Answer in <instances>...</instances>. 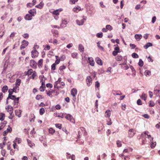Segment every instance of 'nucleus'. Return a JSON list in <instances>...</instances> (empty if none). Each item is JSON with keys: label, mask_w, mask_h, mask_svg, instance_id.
<instances>
[{"label": "nucleus", "mask_w": 160, "mask_h": 160, "mask_svg": "<svg viewBox=\"0 0 160 160\" xmlns=\"http://www.w3.org/2000/svg\"><path fill=\"white\" fill-rule=\"evenodd\" d=\"M67 24V21L65 20H64L62 21V23L61 26L62 27H65L66 26V25Z\"/></svg>", "instance_id": "obj_40"}, {"label": "nucleus", "mask_w": 160, "mask_h": 160, "mask_svg": "<svg viewBox=\"0 0 160 160\" xmlns=\"http://www.w3.org/2000/svg\"><path fill=\"white\" fill-rule=\"evenodd\" d=\"M152 43H151L150 42H148L144 46V48L145 49H147L149 47L152 46Z\"/></svg>", "instance_id": "obj_36"}, {"label": "nucleus", "mask_w": 160, "mask_h": 160, "mask_svg": "<svg viewBox=\"0 0 160 160\" xmlns=\"http://www.w3.org/2000/svg\"><path fill=\"white\" fill-rule=\"evenodd\" d=\"M115 59L117 61H121L122 59V57L121 55H118L116 57Z\"/></svg>", "instance_id": "obj_46"}, {"label": "nucleus", "mask_w": 160, "mask_h": 160, "mask_svg": "<svg viewBox=\"0 0 160 160\" xmlns=\"http://www.w3.org/2000/svg\"><path fill=\"white\" fill-rule=\"evenodd\" d=\"M55 126L57 128L61 129L62 127V125L59 123L56 124Z\"/></svg>", "instance_id": "obj_59"}, {"label": "nucleus", "mask_w": 160, "mask_h": 160, "mask_svg": "<svg viewBox=\"0 0 160 160\" xmlns=\"http://www.w3.org/2000/svg\"><path fill=\"white\" fill-rule=\"evenodd\" d=\"M27 141L28 142V144L30 147H32L34 145V144L28 139H27Z\"/></svg>", "instance_id": "obj_39"}, {"label": "nucleus", "mask_w": 160, "mask_h": 160, "mask_svg": "<svg viewBox=\"0 0 160 160\" xmlns=\"http://www.w3.org/2000/svg\"><path fill=\"white\" fill-rule=\"evenodd\" d=\"M92 79L89 76H88L86 78V81L87 85L88 86H89L91 85L92 82Z\"/></svg>", "instance_id": "obj_8"}, {"label": "nucleus", "mask_w": 160, "mask_h": 160, "mask_svg": "<svg viewBox=\"0 0 160 160\" xmlns=\"http://www.w3.org/2000/svg\"><path fill=\"white\" fill-rule=\"evenodd\" d=\"M111 112L109 110H107L105 113V116L106 117H109L110 116Z\"/></svg>", "instance_id": "obj_33"}, {"label": "nucleus", "mask_w": 160, "mask_h": 160, "mask_svg": "<svg viewBox=\"0 0 160 160\" xmlns=\"http://www.w3.org/2000/svg\"><path fill=\"white\" fill-rule=\"evenodd\" d=\"M8 87L6 86L5 85L3 86V87L2 88V92H3L4 93L6 92L8 90Z\"/></svg>", "instance_id": "obj_32"}, {"label": "nucleus", "mask_w": 160, "mask_h": 160, "mask_svg": "<svg viewBox=\"0 0 160 160\" xmlns=\"http://www.w3.org/2000/svg\"><path fill=\"white\" fill-rule=\"evenodd\" d=\"M106 27L107 28V29H108V30L110 31L112 29V26L110 25H107L106 26Z\"/></svg>", "instance_id": "obj_61"}, {"label": "nucleus", "mask_w": 160, "mask_h": 160, "mask_svg": "<svg viewBox=\"0 0 160 160\" xmlns=\"http://www.w3.org/2000/svg\"><path fill=\"white\" fill-rule=\"evenodd\" d=\"M36 0H33L32 1V3H28L27 4V8H31L33 6H34L36 3Z\"/></svg>", "instance_id": "obj_13"}, {"label": "nucleus", "mask_w": 160, "mask_h": 160, "mask_svg": "<svg viewBox=\"0 0 160 160\" xmlns=\"http://www.w3.org/2000/svg\"><path fill=\"white\" fill-rule=\"evenodd\" d=\"M144 74L146 76H149L151 75V72L149 70H146L144 72Z\"/></svg>", "instance_id": "obj_44"}, {"label": "nucleus", "mask_w": 160, "mask_h": 160, "mask_svg": "<svg viewBox=\"0 0 160 160\" xmlns=\"http://www.w3.org/2000/svg\"><path fill=\"white\" fill-rule=\"evenodd\" d=\"M21 139L20 138H16V139L13 141L15 142V143H18L19 144L21 142Z\"/></svg>", "instance_id": "obj_49"}, {"label": "nucleus", "mask_w": 160, "mask_h": 160, "mask_svg": "<svg viewBox=\"0 0 160 160\" xmlns=\"http://www.w3.org/2000/svg\"><path fill=\"white\" fill-rule=\"evenodd\" d=\"M142 36L141 34H136L135 35V38L137 41H139L142 38Z\"/></svg>", "instance_id": "obj_28"}, {"label": "nucleus", "mask_w": 160, "mask_h": 160, "mask_svg": "<svg viewBox=\"0 0 160 160\" xmlns=\"http://www.w3.org/2000/svg\"><path fill=\"white\" fill-rule=\"evenodd\" d=\"M52 33L53 34V36L56 37H58V32L57 30L52 29L51 30Z\"/></svg>", "instance_id": "obj_19"}, {"label": "nucleus", "mask_w": 160, "mask_h": 160, "mask_svg": "<svg viewBox=\"0 0 160 160\" xmlns=\"http://www.w3.org/2000/svg\"><path fill=\"white\" fill-rule=\"evenodd\" d=\"M12 146L13 147V148L14 149H15L16 151H18V146L15 143V142H13Z\"/></svg>", "instance_id": "obj_27"}, {"label": "nucleus", "mask_w": 160, "mask_h": 160, "mask_svg": "<svg viewBox=\"0 0 160 160\" xmlns=\"http://www.w3.org/2000/svg\"><path fill=\"white\" fill-rule=\"evenodd\" d=\"M12 128L9 126H8V128L6 130L4 131L3 132V136H6L7 134L9 133H10L12 132Z\"/></svg>", "instance_id": "obj_7"}, {"label": "nucleus", "mask_w": 160, "mask_h": 160, "mask_svg": "<svg viewBox=\"0 0 160 160\" xmlns=\"http://www.w3.org/2000/svg\"><path fill=\"white\" fill-rule=\"evenodd\" d=\"M85 20V19L84 18H83L80 20H76V22L77 24L79 25H82L83 24Z\"/></svg>", "instance_id": "obj_20"}, {"label": "nucleus", "mask_w": 160, "mask_h": 160, "mask_svg": "<svg viewBox=\"0 0 160 160\" xmlns=\"http://www.w3.org/2000/svg\"><path fill=\"white\" fill-rule=\"evenodd\" d=\"M88 60L91 66H93L94 65L95 62L93 58L92 57H89L88 58Z\"/></svg>", "instance_id": "obj_15"}, {"label": "nucleus", "mask_w": 160, "mask_h": 160, "mask_svg": "<svg viewBox=\"0 0 160 160\" xmlns=\"http://www.w3.org/2000/svg\"><path fill=\"white\" fill-rule=\"evenodd\" d=\"M31 116L32 117V118L30 119V121L31 122L32 121L34 122L35 121V116L34 114H31Z\"/></svg>", "instance_id": "obj_42"}, {"label": "nucleus", "mask_w": 160, "mask_h": 160, "mask_svg": "<svg viewBox=\"0 0 160 160\" xmlns=\"http://www.w3.org/2000/svg\"><path fill=\"white\" fill-rule=\"evenodd\" d=\"M22 111L20 110H17L15 111V115L18 117L20 118L21 116Z\"/></svg>", "instance_id": "obj_17"}, {"label": "nucleus", "mask_w": 160, "mask_h": 160, "mask_svg": "<svg viewBox=\"0 0 160 160\" xmlns=\"http://www.w3.org/2000/svg\"><path fill=\"white\" fill-rule=\"evenodd\" d=\"M37 73L35 71H34L32 73V74L31 76L30 77V78H32L34 79L35 78L36 76Z\"/></svg>", "instance_id": "obj_41"}, {"label": "nucleus", "mask_w": 160, "mask_h": 160, "mask_svg": "<svg viewBox=\"0 0 160 160\" xmlns=\"http://www.w3.org/2000/svg\"><path fill=\"white\" fill-rule=\"evenodd\" d=\"M67 154L66 156L67 159L71 158L72 160H75V156L74 154L71 155L70 154H69L68 152L67 153Z\"/></svg>", "instance_id": "obj_11"}, {"label": "nucleus", "mask_w": 160, "mask_h": 160, "mask_svg": "<svg viewBox=\"0 0 160 160\" xmlns=\"http://www.w3.org/2000/svg\"><path fill=\"white\" fill-rule=\"evenodd\" d=\"M56 64L55 63H53L51 66V70L52 71H54L56 69Z\"/></svg>", "instance_id": "obj_52"}, {"label": "nucleus", "mask_w": 160, "mask_h": 160, "mask_svg": "<svg viewBox=\"0 0 160 160\" xmlns=\"http://www.w3.org/2000/svg\"><path fill=\"white\" fill-rule=\"evenodd\" d=\"M54 90L51 89L47 93V94L49 96L52 97V94L54 92Z\"/></svg>", "instance_id": "obj_26"}, {"label": "nucleus", "mask_w": 160, "mask_h": 160, "mask_svg": "<svg viewBox=\"0 0 160 160\" xmlns=\"http://www.w3.org/2000/svg\"><path fill=\"white\" fill-rule=\"evenodd\" d=\"M62 10V9H59L54 11H50V12L52 13L53 15H56V16H54V18L55 19H57L58 18V16L59 14V12Z\"/></svg>", "instance_id": "obj_1"}, {"label": "nucleus", "mask_w": 160, "mask_h": 160, "mask_svg": "<svg viewBox=\"0 0 160 160\" xmlns=\"http://www.w3.org/2000/svg\"><path fill=\"white\" fill-rule=\"evenodd\" d=\"M81 10V8L77 6L75 7L72 9V11L75 12L77 13Z\"/></svg>", "instance_id": "obj_23"}, {"label": "nucleus", "mask_w": 160, "mask_h": 160, "mask_svg": "<svg viewBox=\"0 0 160 160\" xmlns=\"http://www.w3.org/2000/svg\"><path fill=\"white\" fill-rule=\"evenodd\" d=\"M114 46L115 47L114 51H119V48L117 44L114 45Z\"/></svg>", "instance_id": "obj_57"}, {"label": "nucleus", "mask_w": 160, "mask_h": 160, "mask_svg": "<svg viewBox=\"0 0 160 160\" xmlns=\"http://www.w3.org/2000/svg\"><path fill=\"white\" fill-rule=\"evenodd\" d=\"M96 59V62L98 64L101 65L102 64V61L99 58L97 57Z\"/></svg>", "instance_id": "obj_31"}, {"label": "nucleus", "mask_w": 160, "mask_h": 160, "mask_svg": "<svg viewBox=\"0 0 160 160\" xmlns=\"http://www.w3.org/2000/svg\"><path fill=\"white\" fill-rule=\"evenodd\" d=\"M155 105V103L154 102L152 101H150L149 102V106L150 107H153Z\"/></svg>", "instance_id": "obj_58"}, {"label": "nucleus", "mask_w": 160, "mask_h": 160, "mask_svg": "<svg viewBox=\"0 0 160 160\" xmlns=\"http://www.w3.org/2000/svg\"><path fill=\"white\" fill-rule=\"evenodd\" d=\"M6 110L9 114H12L13 112V108L12 106L8 105L7 107L6 108Z\"/></svg>", "instance_id": "obj_9"}, {"label": "nucleus", "mask_w": 160, "mask_h": 160, "mask_svg": "<svg viewBox=\"0 0 160 160\" xmlns=\"http://www.w3.org/2000/svg\"><path fill=\"white\" fill-rule=\"evenodd\" d=\"M22 36L24 38H29V35L28 33H24L22 35Z\"/></svg>", "instance_id": "obj_62"}, {"label": "nucleus", "mask_w": 160, "mask_h": 160, "mask_svg": "<svg viewBox=\"0 0 160 160\" xmlns=\"http://www.w3.org/2000/svg\"><path fill=\"white\" fill-rule=\"evenodd\" d=\"M71 93L73 97H75L77 94V90L75 88L72 89L71 91Z\"/></svg>", "instance_id": "obj_14"}, {"label": "nucleus", "mask_w": 160, "mask_h": 160, "mask_svg": "<svg viewBox=\"0 0 160 160\" xmlns=\"http://www.w3.org/2000/svg\"><path fill=\"white\" fill-rule=\"evenodd\" d=\"M61 78H59L58 80L56 81L54 84V87L55 88H58V86L61 83Z\"/></svg>", "instance_id": "obj_10"}, {"label": "nucleus", "mask_w": 160, "mask_h": 160, "mask_svg": "<svg viewBox=\"0 0 160 160\" xmlns=\"http://www.w3.org/2000/svg\"><path fill=\"white\" fill-rule=\"evenodd\" d=\"M45 88V85H44V86H41L39 88V90L41 92H43L44 91Z\"/></svg>", "instance_id": "obj_55"}, {"label": "nucleus", "mask_w": 160, "mask_h": 160, "mask_svg": "<svg viewBox=\"0 0 160 160\" xmlns=\"http://www.w3.org/2000/svg\"><path fill=\"white\" fill-rule=\"evenodd\" d=\"M43 3L42 2H41L39 4L36 5L35 7L40 9H41L43 7Z\"/></svg>", "instance_id": "obj_34"}, {"label": "nucleus", "mask_w": 160, "mask_h": 160, "mask_svg": "<svg viewBox=\"0 0 160 160\" xmlns=\"http://www.w3.org/2000/svg\"><path fill=\"white\" fill-rule=\"evenodd\" d=\"M21 83V80L20 79H17L15 83L16 84V85L17 87H18H18L20 85Z\"/></svg>", "instance_id": "obj_35"}, {"label": "nucleus", "mask_w": 160, "mask_h": 160, "mask_svg": "<svg viewBox=\"0 0 160 160\" xmlns=\"http://www.w3.org/2000/svg\"><path fill=\"white\" fill-rule=\"evenodd\" d=\"M9 98L14 100V99H15L16 97L14 95H8V98L7 99H8Z\"/></svg>", "instance_id": "obj_50"}, {"label": "nucleus", "mask_w": 160, "mask_h": 160, "mask_svg": "<svg viewBox=\"0 0 160 160\" xmlns=\"http://www.w3.org/2000/svg\"><path fill=\"white\" fill-rule=\"evenodd\" d=\"M65 85V84L64 82H61V83L58 86V88H62L64 87Z\"/></svg>", "instance_id": "obj_47"}, {"label": "nucleus", "mask_w": 160, "mask_h": 160, "mask_svg": "<svg viewBox=\"0 0 160 160\" xmlns=\"http://www.w3.org/2000/svg\"><path fill=\"white\" fill-rule=\"evenodd\" d=\"M132 57L134 58H138L139 57L138 55L135 53H133L132 54Z\"/></svg>", "instance_id": "obj_56"}, {"label": "nucleus", "mask_w": 160, "mask_h": 160, "mask_svg": "<svg viewBox=\"0 0 160 160\" xmlns=\"http://www.w3.org/2000/svg\"><path fill=\"white\" fill-rule=\"evenodd\" d=\"M45 112V109L44 108H41L39 110V113L40 115H42Z\"/></svg>", "instance_id": "obj_37"}, {"label": "nucleus", "mask_w": 160, "mask_h": 160, "mask_svg": "<svg viewBox=\"0 0 160 160\" xmlns=\"http://www.w3.org/2000/svg\"><path fill=\"white\" fill-rule=\"evenodd\" d=\"M28 12L32 17L34 16L36 14V10L35 8L30 10Z\"/></svg>", "instance_id": "obj_12"}, {"label": "nucleus", "mask_w": 160, "mask_h": 160, "mask_svg": "<svg viewBox=\"0 0 160 160\" xmlns=\"http://www.w3.org/2000/svg\"><path fill=\"white\" fill-rule=\"evenodd\" d=\"M1 148L2 149V151L1 152V154L3 156H5L6 153V150L3 149V146H2V144H0Z\"/></svg>", "instance_id": "obj_30"}, {"label": "nucleus", "mask_w": 160, "mask_h": 160, "mask_svg": "<svg viewBox=\"0 0 160 160\" xmlns=\"http://www.w3.org/2000/svg\"><path fill=\"white\" fill-rule=\"evenodd\" d=\"M65 117L68 120H69L71 122L73 123H75L74 119L70 114H67Z\"/></svg>", "instance_id": "obj_6"}, {"label": "nucleus", "mask_w": 160, "mask_h": 160, "mask_svg": "<svg viewBox=\"0 0 160 160\" xmlns=\"http://www.w3.org/2000/svg\"><path fill=\"white\" fill-rule=\"evenodd\" d=\"M30 66L32 68L36 69L37 68V63L34 60H31L30 62Z\"/></svg>", "instance_id": "obj_3"}, {"label": "nucleus", "mask_w": 160, "mask_h": 160, "mask_svg": "<svg viewBox=\"0 0 160 160\" xmlns=\"http://www.w3.org/2000/svg\"><path fill=\"white\" fill-rule=\"evenodd\" d=\"M136 133L135 130L132 128L130 129L128 132V137L130 138L132 137Z\"/></svg>", "instance_id": "obj_5"}, {"label": "nucleus", "mask_w": 160, "mask_h": 160, "mask_svg": "<svg viewBox=\"0 0 160 160\" xmlns=\"http://www.w3.org/2000/svg\"><path fill=\"white\" fill-rule=\"evenodd\" d=\"M15 151H16L15 149H11L10 152V155H13L15 154Z\"/></svg>", "instance_id": "obj_60"}, {"label": "nucleus", "mask_w": 160, "mask_h": 160, "mask_svg": "<svg viewBox=\"0 0 160 160\" xmlns=\"http://www.w3.org/2000/svg\"><path fill=\"white\" fill-rule=\"evenodd\" d=\"M28 42L25 40H23L21 42L22 44L20 46V49H22L25 48L28 46Z\"/></svg>", "instance_id": "obj_4"}, {"label": "nucleus", "mask_w": 160, "mask_h": 160, "mask_svg": "<svg viewBox=\"0 0 160 160\" xmlns=\"http://www.w3.org/2000/svg\"><path fill=\"white\" fill-rule=\"evenodd\" d=\"M38 52L36 50V48L35 47L33 48V50L31 52V55L32 58H35L38 56Z\"/></svg>", "instance_id": "obj_2"}, {"label": "nucleus", "mask_w": 160, "mask_h": 160, "mask_svg": "<svg viewBox=\"0 0 160 160\" xmlns=\"http://www.w3.org/2000/svg\"><path fill=\"white\" fill-rule=\"evenodd\" d=\"M15 90V88H13V89H9L8 90V92H9V95H12V93L14 92H15L14 91Z\"/></svg>", "instance_id": "obj_51"}, {"label": "nucleus", "mask_w": 160, "mask_h": 160, "mask_svg": "<svg viewBox=\"0 0 160 160\" xmlns=\"http://www.w3.org/2000/svg\"><path fill=\"white\" fill-rule=\"evenodd\" d=\"M32 16L29 14H27L24 17V18L27 20H30L32 19Z\"/></svg>", "instance_id": "obj_21"}, {"label": "nucleus", "mask_w": 160, "mask_h": 160, "mask_svg": "<svg viewBox=\"0 0 160 160\" xmlns=\"http://www.w3.org/2000/svg\"><path fill=\"white\" fill-rule=\"evenodd\" d=\"M112 93L114 95H121L122 94V93L120 91H116L113 90L112 91Z\"/></svg>", "instance_id": "obj_24"}, {"label": "nucleus", "mask_w": 160, "mask_h": 160, "mask_svg": "<svg viewBox=\"0 0 160 160\" xmlns=\"http://www.w3.org/2000/svg\"><path fill=\"white\" fill-rule=\"evenodd\" d=\"M33 72L32 69H30L27 72H25V74L26 75L29 76Z\"/></svg>", "instance_id": "obj_25"}, {"label": "nucleus", "mask_w": 160, "mask_h": 160, "mask_svg": "<svg viewBox=\"0 0 160 160\" xmlns=\"http://www.w3.org/2000/svg\"><path fill=\"white\" fill-rule=\"evenodd\" d=\"M96 36L98 38H101L103 36L102 33V32L101 33H98L96 35Z\"/></svg>", "instance_id": "obj_63"}, {"label": "nucleus", "mask_w": 160, "mask_h": 160, "mask_svg": "<svg viewBox=\"0 0 160 160\" xmlns=\"http://www.w3.org/2000/svg\"><path fill=\"white\" fill-rule=\"evenodd\" d=\"M7 123L6 121H4L3 122H2L0 123V130L2 129L5 127Z\"/></svg>", "instance_id": "obj_22"}, {"label": "nucleus", "mask_w": 160, "mask_h": 160, "mask_svg": "<svg viewBox=\"0 0 160 160\" xmlns=\"http://www.w3.org/2000/svg\"><path fill=\"white\" fill-rule=\"evenodd\" d=\"M66 67L64 65L60 66L59 68V72L62 74H63L64 73L63 70L65 69Z\"/></svg>", "instance_id": "obj_16"}, {"label": "nucleus", "mask_w": 160, "mask_h": 160, "mask_svg": "<svg viewBox=\"0 0 160 160\" xmlns=\"http://www.w3.org/2000/svg\"><path fill=\"white\" fill-rule=\"evenodd\" d=\"M138 64L140 67H142L143 66V62L141 59H140Z\"/></svg>", "instance_id": "obj_54"}, {"label": "nucleus", "mask_w": 160, "mask_h": 160, "mask_svg": "<svg viewBox=\"0 0 160 160\" xmlns=\"http://www.w3.org/2000/svg\"><path fill=\"white\" fill-rule=\"evenodd\" d=\"M43 61V59H41L38 61V62L37 63L39 68H41L42 67Z\"/></svg>", "instance_id": "obj_18"}, {"label": "nucleus", "mask_w": 160, "mask_h": 160, "mask_svg": "<svg viewBox=\"0 0 160 160\" xmlns=\"http://www.w3.org/2000/svg\"><path fill=\"white\" fill-rule=\"evenodd\" d=\"M151 142V147L152 148H154L156 146V142H153V141H150Z\"/></svg>", "instance_id": "obj_43"}, {"label": "nucleus", "mask_w": 160, "mask_h": 160, "mask_svg": "<svg viewBox=\"0 0 160 160\" xmlns=\"http://www.w3.org/2000/svg\"><path fill=\"white\" fill-rule=\"evenodd\" d=\"M117 144L118 147H120L122 146L121 141L118 140L117 141Z\"/></svg>", "instance_id": "obj_64"}, {"label": "nucleus", "mask_w": 160, "mask_h": 160, "mask_svg": "<svg viewBox=\"0 0 160 160\" xmlns=\"http://www.w3.org/2000/svg\"><path fill=\"white\" fill-rule=\"evenodd\" d=\"M147 94L144 93V92L142 93L141 98L143 99L144 101H145L147 99Z\"/></svg>", "instance_id": "obj_38"}, {"label": "nucleus", "mask_w": 160, "mask_h": 160, "mask_svg": "<svg viewBox=\"0 0 160 160\" xmlns=\"http://www.w3.org/2000/svg\"><path fill=\"white\" fill-rule=\"evenodd\" d=\"M78 48L79 50H80L81 52H82L84 51V48L82 45L81 44H79V45Z\"/></svg>", "instance_id": "obj_45"}, {"label": "nucleus", "mask_w": 160, "mask_h": 160, "mask_svg": "<svg viewBox=\"0 0 160 160\" xmlns=\"http://www.w3.org/2000/svg\"><path fill=\"white\" fill-rule=\"evenodd\" d=\"M56 60L55 62V64H58L60 62V59L59 58V57L58 56H56Z\"/></svg>", "instance_id": "obj_48"}, {"label": "nucleus", "mask_w": 160, "mask_h": 160, "mask_svg": "<svg viewBox=\"0 0 160 160\" xmlns=\"http://www.w3.org/2000/svg\"><path fill=\"white\" fill-rule=\"evenodd\" d=\"M49 133L51 134H52L55 132V131L52 128H50L49 129Z\"/></svg>", "instance_id": "obj_53"}, {"label": "nucleus", "mask_w": 160, "mask_h": 160, "mask_svg": "<svg viewBox=\"0 0 160 160\" xmlns=\"http://www.w3.org/2000/svg\"><path fill=\"white\" fill-rule=\"evenodd\" d=\"M5 114L2 112L0 113V120L2 121H3L5 119Z\"/></svg>", "instance_id": "obj_29"}]
</instances>
